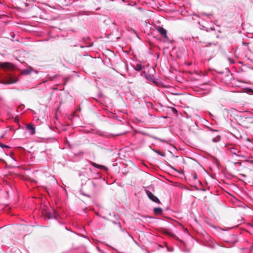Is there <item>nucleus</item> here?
I'll return each instance as SVG.
<instances>
[{
  "label": "nucleus",
  "mask_w": 253,
  "mask_h": 253,
  "mask_svg": "<svg viewBox=\"0 0 253 253\" xmlns=\"http://www.w3.org/2000/svg\"><path fill=\"white\" fill-rule=\"evenodd\" d=\"M228 149L230 151V152L232 154L236 155L238 157L245 158H247V157L246 156L242 155L240 153V151L238 149H237L233 147H228Z\"/></svg>",
  "instance_id": "1"
},
{
  "label": "nucleus",
  "mask_w": 253,
  "mask_h": 253,
  "mask_svg": "<svg viewBox=\"0 0 253 253\" xmlns=\"http://www.w3.org/2000/svg\"><path fill=\"white\" fill-rule=\"evenodd\" d=\"M0 67L6 70H10L13 69L14 66L11 63L4 62L0 63Z\"/></svg>",
  "instance_id": "2"
},
{
  "label": "nucleus",
  "mask_w": 253,
  "mask_h": 253,
  "mask_svg": "<svg viewBox=\"0 0 253 253\" xmlns=\"http://www.w3.org/2000/svg\"><path fill=\"white\" fill-rule=\"evenodd\" d=\"M146 194L149 198L151 200L157 203H160L159 199L156 196H155L152 192H151L149 191H146Z\"/></svg>",
  "instance_id": "3"
},
{
  "label": "nucleus",
  "mask_w": 253,
  "mask_h": 253,
  "mask_svg": "<svg viewBox=\"0 0 253 253\" xmlns=\"http://www.w3.org/2000/svg\"><path fill=\"white\" fill-rule=\"evenodd\" d=\"M144 74L145 78L149 81H150L153 83L156 84V82L155 79L149 74H146L145 72H143L141 74V75Z\"/></svg>",
  "instance_id": "4"
},
{
  "label": "nucleus",
  "mask_w": 253,
  "mask_h": 253,
  "mask_svg": "<svg viewBox=\"0 0 253 253\" xmlns=\"http://www.w3.org/2000/svg\"><path fill=\"white\" fill-rule=\"evenodd\" d=\"M133 67L134 69L137 71H140L143 69H145V66L142 65L139 63H137L136 65H133Z\"/></svg>",
  "instance_id": "5"
},
{
  "label": "nucleus",
  "mask_w": 253,
  "mask_h": 253,
  "mask_svg": "<svg viewBox=\"0 0 253 253\" xmlns=\"http://www.w3.org/2000/svg\"><path fill=\"white\" fill-rule=\"evenodd\" d=\"M45 218L48 219L56 218V213H55L54 211L52 213L49 212H47L45 215Z\"/></svg>",
  "instance_id": "6"
},
{
  "label": "nucleus",
  "mask_w": 253,
  "mask_h": 253,
  "mask_svg": "<svg viewBox=\"0 0 253 253\" xmlns=\"http://www.w3.org/2000/svg\"><path fill=\"white\" fill-rule=\"evenodd\" d=\"M18 81V79L16 77H9V78L8 79H7L5 82V84H13V83H15L16 82H17Z\"/></svg>",
  "instance_id": "7"
},
{
  "label": "nucleus",
  "mask_w": 253,
  "mask_h": 253,
  "mask_svg": "<svg viewBox=\"0 0 253 253\" xmlns=\"http://www.w3.org/2000/svg\"><path fill=\"white\" fill-rule=\"evenodd\" d=\"M158 31L161 34V35L164 38H167V32L166 30L162 27H159L158 28Z\"/></svg>",
  "instance_id": "8"
},
{
  "label": "nucleus",
  "mask_w": 253,
  "mask_h": 253,
  "mask_svg": "<svg viewBox=\"0 0 253 253\" xmlns=\"http://www.w3.org/2000/svg\"><path fill=\"white\" fill-rule=\"evenodd\" d=\"M153 211L156 214H160L162 213L163 210L161 208H155Z\"/></svg>",
  "instance_id": "9"
},
{
  "label": "nucleus",
  "mask_w": 253,
  "mask_h": 253,
  "mask_svg": "<svg viewBox=\"0 0 253 253\" xmlns=\"http://www.w3.org/2000/svg\"><path fill=\"white\" fill-rule=\"evenodd\" d=\"M112 222L113 223V224H114L118 225V226H119V228H120L122 231H123V228H122V226H121V223H120V221H117V220H113V221H112Z\"/></svg>",
  "instance_id": "10"
},
{
  "label": "nucleus",
  "mask_w": 253,
  "mask_h": 253,
  "mask_svg": "<svg viewBox=\"0 0 253 253\" xmlns=\"http://www.w3.org/2000/svg\"><path fill=\"white\" fill-rule=\"evenodd\" d=\"M220 140V136L219 135H217L215 137L213 138L212 139V142H218Z\"/></svg>",
  "instance_id": "11"
},
{
  "label": "nucleus",
  "mask_w": 253,
  "mask_h": 253,
  "mask_svg": "<svg viewBox=\"0 0 253 253\" xmlns=\"http://www.w3.org/2000/svg\"><path fill=\"white\" fill-rule=\"evenodd\" d=\"M113 216L114 217V219L119 221H120L121 220V218L120 217H119V215L117 213H114L113 214Z\"/></svg>",
  "instance_id": "12"
},
{
  "label": "nucleus",
  "mask_w": 253,
  "mask_h": 253,
  "mask_svg": "<svg viewBox=\"0 0 253 253\" xmlns=\"http://www.w3.org/2000/svg\"><path fill=\"white\" fill-rule=\"evenodd\" d=\"M31 71L30 70H23L22 71V74L24 75H28L30 74Z\"/></svg>",
  "instance_id": "13"
},
{
  "label": "nucleus",
  "mask_w": 253,
  "mask_h": 253,
  "mask_svg": "<svg viewBox=\"0 0 253 253\" xmlns=\"http://www.w3.org/2000/svg\"><path fill=\"white\" fill-rule=\"evenodd\" d=\"M205 46H211L212 45H216L214 42H204Z\"/></svg>",
  "instance_id": "14"
},
{
  "label": "nucleus",
  "mask_w": 253,
  "mask_h": 253,
  "mask_svg": "<svg viewBox=\"0 0 253 253\" xmlns=\"http://www.w3.org/2000/svg\"><path fill=\"white\" fill-rule=\"evenodd\" d=\"M152 137H153V139H156V140H158L160 141L161 142H167H167L166 140H165L164 139H162L159 138H158V137H157L156 136H153Z\"/></svg>",
  "instance_id": "15"
},
{
  "label": "nucleus",
  "mask_w": 253,
  "mask_h": 253,
  "mask_svg": "<svg viewBox=\"0 0 253 253\" xmlns=\"http://www.w3.org/2000/svg\"><path fill=\"white\" fill-rule=\"evenodd\" d=\"M27 128L28 129L32 131V123L28 124L27 126Z\"/></svg>",
  "instance_id": "16"
},
{
  "label": "nucleus",
  "mask_w": 253,
  "mask_h": 253,
  "mask_svg": "<svg viewBox=\"0 0 253 253\" xmlns=\"http://www.w3.org/2000/svg\"><path fill=\"white\" fill-rule=\"evenodd\" d=\"M227 60H228V61L229 62V63L230 64L234 63L233 60L232 58H231L230 57H227Z\"/></svg>",
  "instance_id": "17"
},
{
  "label": "nucleus",
  "mask_w": 253,
  "mask_h": 253,
  "mask_svg": "<svg viewBox=\"0 0 253 253\" xmlns=\"http://www.w3.org/2000/svg\"><path fill=\"white\" fill-rule=\"evenodd\" d=\"M209 129L212 132H217L218 130L216 129H213L211 127H208Z\"/></svg>",
  "instance_id": "18"
},
{
  "label": "nucleus",
  "mask_w": 253,
  "mask_h": 253,
  "mask_svg": "<svg viewBox=\"0 0 253 253\" xmlns=\"http://www.w3.org/2000/svg\"><path fill=\"white\" fill-rule=\"evenodd\" d=\"M1 147L2 148H9V147L8 145H4V144H1Z\"/></svg>",
  "instance_id": "19"
},
{
  "label": "nucleus",
  "mask_w": 253,
  "mask_h": 253,
  "mask_svg": "<svg viewBox=\"0 0 253 253\" xmlns=\"http://www.w3.org/2000/svg\"><path fill=\"white\" fill-rule=\"evenodd\" d=\"M192 176H193V178L194 179H197V174L196 173H194V174H193Z\"/></svg>",
  "instance_id": "20"
},
{
  "label": "nucleus",
  "mask_w": 253,
  "mask_h": 253,
  "mask_svg": "<svg viewBox=\"0 0 253 253\" xmlns=\"http://www.w3.org/2000/svg\"><path fill=\"white\" fill-rule=\"evenodd\" d=\"M156 152H157V153H158L159 155H161V156H163V157H164V156H165V154H161V153H160V152H159V151H156Z\"/></svg>",
  "instance_id": "21"
},
{
  "label": "nucleus",
  "mask_w": 253,
  "mask_h": 253,
  "mask_svg": "<svg viewBox=\"0 0 253 253\" xmlns=\"http://www.w3.org/2000/svg\"><path fill=\"white\" fill-rule=\"evenodd\" d=\"M202 15H206V16H208V17H209V16L211 15V14H206V13H202Z\"/></svg>",
  "instance_id": "22"
},
{
  "label": "nucleus",
  "mask_w": 253,
  "mask_h": 253,
  "mask_svg": "<svg viewBox=\"0 0 253 253\" xmlns=\"http://www.w3.org/2000/svg\"><path fill=\"white\" fill-rule=\"evenodd\" d=\"M32 129H33V134H34L35 133V127L33 126Z\"/></svg>",
  "instance_id": "23"
},
{
  "label": "nucleus",
  "mask_w": 253,
  "mask_h": 253,
  "mask_svg": "<svg viewBox=\"0 0 253 253\" xmlns=\"http://www.w3.org/2000/svg\"><path fill=\"white\" fill-rule=\"evenodd\" d=\"M15 253H20L19 250H16L15 252Z\"/></svg>",
  "instance_id": "24"
},
{
  "label": "nucleus",
  "mask_w": 253,
  "mask_h": 253,
  "mask_svg": "<svg viewBox=\"0 0 253 253\" xmlns=\"http://www.w3.org/2000/svg\"><path fill=\"white\" fill-rule=\"evenodd\" d=\"M32 181H33V182L34 181V179H33V180H32ZM35 183H36V182H37V181H35Z\"/></svg>",
  "instance_id": "25"
},
{
  "label": "nucleus",
  "mask_w": 253,
  "mask_h": 253,
  "mask_svg": "<svg viewBox=\"0 0 253 253\" xmlns=\"http://www.w3.org/2000/svg\"><path fill=\"white\" fill-rule=\"evenodd\" d=\"M85 196H86L87 197H88L89 196L88 195H86V194H84Z\"/></svg>",
  "instance_id": "26"
},
{
  "label": "nucleus",
  "mask_w": 253,
  "mask_h": 253,
  "mask_svg": "<svg viewBox=\"0 0 253 253\" xmlns=\"http://www.w3.org/2000/svg\"><path fill=\"white\" fill-rule=\"evenodd\" d=\"M113 24H114V25H116V23H115V22H114L113 23Z\"/></svg>",
  "instance_id": "27"
},
{
  "label": "nucleus",
  "mask_w": 253,
  "mask_h": 253,
  "mask_svg": "<svg viewBox=\"0 0 253 253\" xmlns=\"http://www.w3.org/2000/svg\"><path fill=\"white\" fill-rule=\"evenodd\" d=\"M34 72H35L36 74H37V73H38V72H37V71H34Z\"/></svg>",
  "instance_id": "28"
},
{
  "label": "nucleus",
  "mask_w": 253,
  "mask_h": 253,
  "mask_svg": "<svg viewBox=\"0 0 253 253\" xmlns=\"http://www.w3.org/2000/svg\"><path fill=\"white\" fill-rule=\"evenodd\" d=\"M1 146V143H0V147Z\"/></svg>",
  "instance_id": "29"
}]
</instances>
